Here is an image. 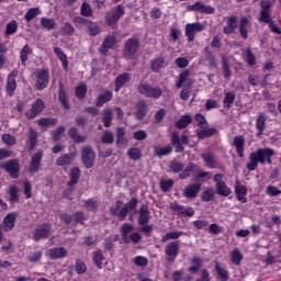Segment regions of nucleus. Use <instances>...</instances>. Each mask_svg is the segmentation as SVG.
<instances>
[{
  "label": "nucleus",
  "instance_id": "1",
  "mask_svg": "<svg viewBox=\"0 0 281 281\" xmlns=\"http://www.w3.org/2000/svg\"><path fill=\"white\" fill-rule=\"evenodd\" d=\"M273 155H276V150H273L272 148H257L255 151H251L249 154V162H247L246 165L247 170L249 172H254V170L258 168V164H261V166H265V164H268V166H272Z\"/></svg>",
  "mask_w": 281,
  "mask_h": 281
},
{
  "label": "nucleus",
  "instance_id": "2",
  "mask_svg": "<svg viewBox=\"0 0 281 281\" xmlns=\"http://www.w3.org/2000/svg\"><path fill=\"white\" fill-rule=\"evenodd\" d=\"M123 203L124 202L122 200H117L115 202V207L110 209L111 216H115V218H119V221H125L126 216H128V212L137 210V203H139V201L137 198H133L124 205L123 209L120 210V206H122Z\"/></svg>",
  "mask_w": 281,
  "mask_h": 281
},
{
  "label": "nucleus",
  "instance_id": "3",
  "mask_svg": "<svg viewBox=\"0 0 281 281\" xmlns=\"http://www.w3.org/2000/svg\"><path fill=\"white\" fill-rule=\"evenodd\" d=\"M126 14V11L124 10V5L119 4L114 7L112 10L105 13L104 21L108 25V27H111L112 30H115L117 26V23H120V19Z\"/></svg>",
  "mask_w": 281,
  "mask_h": 281
},
{
  "label": "nucleus",
  "instance_id": "4",
  "mask_svg": "<svg viewBox=\"0 0 281 281\" xmlns=\"http://www.w3.org/2000/svg\"><path fill=\"white\" fill-rule=\"evenodd\" d=\"M137 92L151 100H159L164 95V90L160 87H153L150 83H139Z\"/></svg>",
  "mask_w": 281,
  "mask_h": 281
},
{
  "label": "nucleus",
  "instance_id": "5",
  "mask_svg": "<svg viewBox=\"0 0 281 281\" xmlns=\"http://www.w3.org/2000/svg\"><path fill=\"white\" fill-rule=\"evenodd\" d=\"M36 91H45L49 87V69L42 68L34 71Z\"/></svg>",
  "mask_w": 281,
  "mask_h": 281
},
{
  "label": "nucleus",
  "instance_id": "6",
  "mask_svg": "<svg viewBox=\"0 0 281 281\" xmlns=\"http://www.w3.org/2000/svg\"><path fill=\"white\" fill-rule=\"evenodd\" d=\"M81 161L87 170H91L95 166V151L93 147L88 145L81 148Z\"/></svg>",
  "mask_w": 281,
  "mask_h": 281
},
{
  "label": "nucleus",
  "instance_id": "7",
  "mask_svg": "<svg viewBox=\"0 0 281 281\" xmlns=\"http://www.w3.org/2000/svg\"><path fill=\"white\" fill-rule=\"evenodd\" d=\"M223 179H225V175L223 173H215L213 176L216 194H220V196H229V194H232V189L228 188L227 183L223 181Z\"/></svg>",
  "mask_w": 281,
  "mask_h": 281
},
{
  "label": "nucleus",
  "instance_id": "8",
  "mask_svg": "<svg viewBox=\"0 0 281 281\" xmlns=\"http://www.w3.org/2000/svg\"><path fill=\"white\" fill-rule=\"evenodd\" d=\"M45 111V101L43 99L37 98L31 105V109L25 112L26 120H34L38 117L42 112Z\"/></svg>",
  "mask_w": 281,
  "mask_h": 281
},
{
  "label": "nucleus",
  "instance_id": "9",
  "mask_svg": "<svg viewBox=\"0 0 281 281\" xmlns=\"http://www.w3.org/2000/svg\"><path fill=\"white\" fill-rule=\"evenodd\" d=\"M140 43L139 40L137 38H128L125 44H124V48H123V55L125 58H133L135 56V54H137V50L140 47Z\"/></svg>",
  "mask_w": 281,
  "mask_h": 281
},
{
  "label": "nucleus",
  "instance_id": "10",
  "mask_svg": "<svg viewBox=\"0 0 281 281\" xmlns=\"http://www.w3.org/2000/svg\"><path fill=\"white\" fill-rule=\"evenodd\" d=\"M2 170H5L11 179H19V172H21V164L16 159H10L0 166Z\"/></svg>",
  "mask_w": 281,
  "mask_h": 281
},
{
  "label": "nucleus",
  "instance_id": "11",
  "mask_svg": "<svg viewBox=\"0 0 281 281\" xmlns=\"http://www.w3.org/2000/svg\"><path fill=\"white\" fill-rule=\"evenodd\" d=\"M49 236H52V225H49V223H42L34 231L33 240L38 243L47 239Z\"/></svg>",
  "mask_w": 281,
  "mask_h": 281
},
{
  "label": "nucleus",
  "instance_id": "12",
  "mask_svg": "<svg viewBox=\"0 0 281 281\" xmlns=\"http://www.w3.org/2000/svg\"><path fill=\"white\" fill-rule=\"evenodd\" d=\"M179 240H173L167 244L165 247L166 261L175 262V260H177V257L179 256Z\"/></svg>",
  "mask_w": 281,
  "mask_h": 281
},
{
  "label": "nucleus",
  "instance_id": "13",
  "mask_svg": "<svg viewBox=\"0 0 281 281\" xmlns=\"http://www.w3.org/2000/svg\"><path fill=\"white\" fill-rule=\"evenodd\" d=\"M203 30H205V25L199 22L188 23L186 25V31H184L188 42L194 43V36L196 35V32H203Z\"/></svg>",
  "mask_w": 281,
  "mask_h": 281
},
{
  "label": "nucleus",
  "instance_id": "14",
  "mask_svg": "<svg viewBox=\"0 0 281 281\" xmlns=\"http://www.w3.org/2000/svg\"><path fill=\"white\" fill-rule=\"evenodd\" d=\"M188 12H200L201 14H214L215 9L212 5L203 4L196 1L193 4L187 7Z\"/></svg>",
  "mask_w": 281,
  "mask_h": 281
},
{
  "label": "nucleus",
  "instance_id": "15",
  "mask_svg": "<svg viewBox=\"0 0 281 281\" xmlns=\"http://www.w3.org/2000/svg\"><path fill=\"white\" fill-rule=\"evenodd\" d=\"M260 11H259V23L266 21L267 19H271V8L273 3L271 0H261L260 3Z\"/></svg>",
  "mask_w": 281,
  "mask_h": 281
},
{
  "label": "nucleus",
  "instance_id": "16",
  "mask_svg": "<svg viewBox=\"0 0 281 281\" xmlns=\"http://www.w3.org/2000/svg\"><path fill=\"white\" fill-rule=\"evenodd\" d=\"M16 218H19L18 212L8 213L2 221L3 232H5L7 234L9 232H12V229H14V226L16 225Z\"/></svg>",
  "mask_w": 281,
  "mask_h": 281
},
{
  "label": "nucleus",
  "instance_id": "17",
  "mask_svg": "<svg viewBox=\"0 0 281 281\" xmlns=\"http://www.w3.org/2000/svg\"><path fill=\"white\" fill-rule=\"evenodd\" d=\"M19 76V70H12L7 78V95L12 98L14 95V92L16 91V77Z\"/></svg>",
  "mask_w": 281,
  "mask_h": 281
},
{
  "label": "nucleus",
  "instance_id": "18",
  "mask_svg": "<svg viewBox=\"0 0 281 281\" xmlns=\"http://www.w3.org/2000/svg\"><path fill=\"white\" fill-rule=\"evenodd\" d=\"M42 161H43V151L38 150L31 157V161L29 165V172H31V175H36V172L41 170Z\"/></svg>",
  "mask_w": 281,
  "mask_h": 281
},
{
  "label": "nucleus",
  "instance_id": "19",
  "mask_svg": "<svg viewBox=\"0 0 281 281\" xmlns=\"http://www.w3.org/2000/svg\"><path fill=\"white\" fill-rule=\"evenodd\" d=\"M170 210L177 212L178 216H188L189 218L194 216V209L192 206L186 209V206L178 204L177 202L170 204Z\"/></svg>",
  "mask_w": 281,
  "mask_h": 281
},
{
  "label": "nucleus",
  "instance_id": "20",
  "mask_svg": "<svg viewBox=\"0 0 281 281\" xmlns=\"http://www.w3.org/2000/svg\"><path fill=\"white\" fill-rule=\"evenodd\" d=\"M201 186H203L201 182L188 184L182 192L183 196L186 199H196L199 192H201Z\"/></svg>",
  "mask_w": 281,
  "mask_h": 281
},
{
  "label": "nucleus",
  "instance_id": "21",
  "mask_svg": "<svg viewBox=\"0 0 281 281\" xmlns=\"http://www.w3.org/2000/svg\"><path fill=\"white\" fill-rule=\"evenodd\" d=\"M135 117L138 121H142L146 117V115H148V103L146 102V100H139L136 104H135Z\"/></svg>",
  "mask_w": 281,
  "mask_h": 281
},
{
  "label": "nucleus",
  "instance_id": "22",
  "mask_svg": "<svg viewBox=\"0 0 281 281\" xmlns=\"http://www.w3.org/2000/svg\"><path fill=\"white\" fill-rule=\"evenodd\" d=\"M115 43H117V38L115 36L113 35L105 36L99 49L100 54H102V56H106V54L109 53V49H113V47L115 46Z\"/></svg>",
  "mask_w": 281,
  "mask_h": 281
},
{
  "label": "nucleus",
  "instance_id": "23",
  "mask_svg": "<svg viewBox=\"0 0 281 281\" xmlns=\"http://www.w3.org/2000/svg\"><path fill=\"white\" fill-rule=\"evenodd\" d=\"M166 67H168V63L164 56H158L150 60V69L154 74H159V71L166 69Z\"/></svg>",
  "mask_w": 281,
  "mask_h": 281
},
{
  "label": "nucleus",
  "instance_id": "24",
  "mask_svg": "<svg viewBox=\"0 0 281 281\" xmlns=\"http://www.w3.org/2000/svg\"><path fill=\"white\" fill-rule=\"evenodd\" d=\"M150 223V210H148V205L143 204L138 210V225H148Z\"/></svg>",
  "mask_w": 281,
  "mask_h": 281
},
{
  "label": "nucleus",
  "instance_id": "25",
  "mask_svg": "<svg viewBox=\"0 0 281 281\" xmlns=\"http://www.w3.org/2000/svg\"><path fill=\"white\" fill-rule=\"evenodd\" d=\"M255 127L257 130V137L265 135V131H267V115L265 113L257 115Z\"/></svg>",
  "mask_w": 281,
  "mask_h": 281
},
{
  "label": "nucleus",
  "instance_id": "26",
  "mask_svg": "<svg viewBox=\"0 0 281 281\" xmlns=\"http://www.w3.org/2000/svg\"><path fill=\"white\" fill-rule=\"evenodd\" d=\"M233 146L236 148L237 157L243 159L245 157V137L243 135L235 136Z\"/></svg>",
  "mask_w": 281,
  "mask_h": 281
},
{
  "label": "nucleus",
  "instance_id": "27",
  "mask_svg": "<svg viewBox=\"0 0 281 281\" xmlns=\"http://www.w3.org/2000/svg\"><path fill=\"white\" fill-rule=\"evenodd\" d=\"M113 100V92L110 90H105L102 93H100L95 99V106H104L106 102H111Z\"/></svg>",
  "mask_w": 281,
  "mask_h": 281
},
{
  "label": "nucleus",
  "instance_id": "28",
  "mask_svg": "<svg viewBox=\"0 0 281 281\" xmlns=\"http://www.w3.org/2000/svg\"><path fill=\"white\" fill-rule=\"evenodd\" d=\"M131 80V74L123 72L119 75L114 80V91L117 93L126 82H130Z\"/></svg>",
  "mask_w": 281,
  "mask_h": 281
},
{
  "label": "nucleus",
  "instance_id": "29",
  "mask_svg": "<svg viewBox=\"0 0 281 281\" xmlns=\"http://www.w3.org/2000/svg\"><path fill=\"white\" fill-rule=\"evenodd\" d=\"M201 159H203L206 167L210 168V170H214L217 166L216 162V156L212 151H206L200 155Z\"/></svg>",
  "mask_w": 281,
  "mask_h": 281
},
{
  "label": "nucleus",
  "instance_id": "30",
  "mask_svg": "<svg viewBox=\"0 0 281 281\" xmlns=\"http://www.w3.org/2000/svg\"><path fill=\"white\" fill-rule=\"evenodd\" d=\"M80 175H82V172L80 171L79 167L71 168L69 172L70 180L67 182V187L75 188L78 186V182L80 181Z\"/></svg>",
  "mask_w": 281,
  "mask_h": 281
},
{
  "label": "nucleus",
  "instance_id": "31",
  "mask_svg": "<svg viewBox=\"0 0 281 281\" xmlns=\"http://www.w3.org/2000/svg\"><path fill=\"white\" fill-rule=\"evenodd\" d=\"M58 101L60 102L61 106L66 109V111H69V109H71V105H69V101H67V91L65 90V85L63 82H59L58 86Z\"/></svg>",
  "mask_w": 281,
  "mask_h": 281
},
{
  "label": "nucleus",
  "instance_id": "32",
  "mask_svg": "<svg viewBox=\"0 0 281 281\" xmlns=\"http://www.w3.org/2000/svg\"><path fill=\"white\" fill-rule=\"evenodd\" d=\"M53 52L57 56L58 60H60L64 71H68L69 59H67V54H65V52L60 47H54Z\"/></svg>",
  "mask_w": 281,
  "mask_h": 281
},
{
  "label": "nucleus",
  "instance_id": "33",
  "mask_svg": "<svg viewBox=\"0 0 281 281\" xmlns=\"http://www.w3.org/2000/svg\"><path fill=\"white\" fill-rule=\"evenodd\" d=\"M48 258H50V260L67 258V249H65V247L50 248L48 249Z\"/></svg>",
  "mask_w": 281,
  "mask_h": 281
},
{
  "label": "nucleus",
  "instance_id": "34",
  "mask_svg": "<svg viewBox=\"0 0 281 281\" xmlns=\"http://www.w3.org/2000/svg\"><path fill=\"white\" fill-rule=\"evenodd\" d=\"M235 194L237 196V201L240 203H247V187L240 184L238 181L235 186Z\"/></svg>",
  "mask_w": 281,
  "mask_h": 281
},
{
  "label": "nucleus",
  "instance_id": "35",
  "mask_svg": "<svg viewBox=\"0 0 281 281\" xmlns=\"http://www.w3.org/2000/svg\"><path fill=\"white\" fill-rule=\"evenodd\" d=\"M196 170H199V165L194 162H189L188 166L182 171H180L179 179H189V177H192V172Z\"/></svg>",
  "mask_w": 281,
  "mask_h": 281
},
{
  "label": "nucleus",
  "instance_id": "36",
  "mask_svg": "<svg viewBox=\"0 0 281 281\" xmlns=\"http://www.w3.org/2000/svg\"><path fill=\"white\" fill-rule=\"evenodd\" d=\"M74 159H76V153L64 154L63 156H59L56 159V165L57 166H71V164L74 162Z\"/></svg>",
  "mask_w": 281,
  "mask_h": 281
},
{
  "label": "nucleus",
  "instance_id": "37",
  "mask_svg": "<svg viewBox=\"0 0 281 281\" xmlns=\"http://www.w3.org/2000/svg\"><path fill=\"white\" fill-rule=\"evenodd\" d=\"M216 133H218V130H216L215 127H211V128L203 127L202 130L196 131V137L199 139H207L210 137H214Z\"/></svg>",
  "mask_w": 281,
  "mask_h": 281
},
{
  "label": "nucleus",
  "instance_id": "38",
  "mask_svg": "<svg viewBox=\"0 0 281 281\" xmlns=\"http://www.w3.org/2000/svg\"><path fill=\"white\" fill-rule=\"evenodd\" d=\"M102 122L105 128H111V124L113 122V110H111V108H106L103 110Z\"/></svg>",
  "mask_w": 281,
  "mask_h": 281
},
{
  "label": "nucleus",
  "instance_id": "39",
  "mask_svg": "<svg viewBox=\"0 0 281 281\" xmlns=\"http://www.w3.org/2000/svg\"><path fill=\"white\" fill-rule=\"evenodd\" d=\"M249 27V19L247 18H241L239 22V34L244 41H247L249 38V34L247 29Z\"/></svg>",
  "mask_w": 281,
  "mask_h": 281
},
{
  "label": "nucleus",
  "instance_id": "40",
  "mask_svg": "<svg viewBox=\"0 0 281 281\" xmlns=\"http://www.w3.org/2000/svg\"><path fill=\"white\" fill-rule=\"evenodd\" d=\"M68 135H69L70 139H74V142L76 144H82V143L87 142V136L79 135L78 128H76V127H70L68 131Z\"/></svg>",
  "mask_w": 281,
  "mask_h": 281
},
{
  "label": "nucleus",
  "instance_id": "41",
  "mask_svg": "<svg viewBox=\"0 0 281 281\" xmlns=\"http://www.w3.org/2000/svg\"><path fill=\"white\" fill-rule=\"evenodd\" d=\"M172 145H167L165 147L156 146L154 147V153L157 157H167V155H172Z\"/></svg>",
  "mask_w": 281,
  "mask_h": 281
},
{
  "label": "nucleus",
  "instance_id": "42",
  "mask_svg": "<svg viewBox=\"0 0 281 281\" xmlns=\"http://www.w3.org/2000/svg\"><path fill=\"white\" fill-rule=\"evenodd\" d=\"M133 229H135V227L133 226V224H130V223H125L121 226V236L124 243H126V245L131 243V238H128V234L133 232Z\"/></svg>",
  "mask_w": 281,
  "mask_h": 281
},
{
  "label": "nucleus",
  "instance_id": "43",
  "mask_svg": "<svg viewBox=\"0 0 281 281\" xmlns=\"http://www.w3.org/2000/svg\"><path fill=\"white\" fill-rule=\"evenodd\" d=\"M171 144L175 147L176 153H183V150H186L177 132H173L171 135Z\"/></svg>",
  "mask_w": 281,
  "mask_h": 281
},
{
  "label": "nucleus",
  "instance_id": "44",
  "mask_svg": "<svg viewBox=\"0 0 281 281\" xmlns=\"http://www.w3.org/2000/svg\"><path fill=\"white\" fill-rule=\"evenodd\" d=\"M86 27L88 30L89 36H98V34L102 33V29L100 27V25H98V23L91 20L88 21V24H86Z\"/></svg>",
  "mask_w": 281,
  "mask_h": 281
},
{
  "label": "nucleus",
  "instance_id": "45",
  "mask_svg": "<svg viewBox=\"0 0 281 281\" xmlns=\"http://www.w3.org/2000/svg\"><path fill=\"white\" fill-rule=\"evenodd\" d=\"M191 122L192 116L189 114H184L176 122V128H179V131H182V128H188Z\"/></svg>",
  "mask_w": 281,
  "mask_h": 281
},
{
  "label": "nucleus",
  "instance_id": "46",
  "mask_svg": "<svg viewBox=\"0 0 281 281\" xmlns=\"http://www.w3.org/2000/svg\"><path fill=\"white\" fill-rule=\"evenodd\" d=\"M214 269H215L221 281L229 280V271H227V269L221 267V263H218V261L215 262Z\"/></svg>",
  "mask_w": 281,
  "mask_h": 281
},
{
  "label": "nucleus",
  "instance_id": "47",
  "mask_svg": "<svg viewBox=\"0 0 281 281\" xmlns=\"http://www.w3.org/2000/svg\"><path fill=\"white\" fill-rule=\"evenodd\" d=\"M32 54H33V50L30 47V45H27V44L24 45L20 52V60H21V64L23 65V67H25L27 59L30 56H32Z\"/></svg>",
  "mask_w": 281,
  "mask_h": 281
},
{
  "label": "nucleus",
  "instance_id": "48",
  "mask_svg": "<svg viewBox=\"0 0 281 281\" xmlns=\"http://www.w3.org/2000/svg\"><path fill=\"white\" fill-rule=\"evenodd\" d=\"M191 267H189V273H199L201 271V267H203V260L199 257H193L191 260Z\"/></svg>",
  "mask_w": 281,
  "mask_h": 281
},
{
  "label": "nucleus",
  "instance_id": "49",
  "mask_svg": "<svg viewBox=\"0 0 281 281\" xmlns=\"http://www.w3.org/2000/svg\"><path fill=\"white\" fill-rule=\"evenodd\" d=\"M87 83L81 82L75 89V95L78 100H85L87 98Z\"/></svg>",
  "mask_w": 281,
  "mask_h": 281
},
{
  "label": "nucleus",
  "instance_id": "50",
  "mask_svg": "<svg viewBox=\"0 0 281 281\" xmlns=\"http://www.w3.org/2000/svg\"><path fill=\"white\" fill-rule=\"evenodd\" d=\"M183 168H186V165L179 160H172L169 164V172H173V175H179V172H183Z\"/></svg>",
  "mask_w": 281,
  "mask_h": 281
},
{
  "label": "nucleus",
  "instance_id": "51",
  "mask_svg": "<svg viewBox=\"0 0 281 281\" xmlns=\"http://www.w3.org/2000/svg\"><path fill=\"white\" fill-rule=\"evenodd\" d=\"M41 25L44 30L52 32V30H56V21L50 18H41Z\"/></svg>",
  "mask_w": 281,
  "mask_h": 281
},
{
  "label": "nucleus",
  "instance_id": "52",
  "mask_svg": "<svg viewBox=\"0 0 281 281\" xmlns=\"http://www.w3.org/2000/svg\"><path fill=\"white\" fill-rule=\"evenodd\" d=\"M181 236H183V232H169L161 237V243H168V240H178V238H181Z\"/></svg>",
  "mask_w": 281,
  "mask_h": 281
},
{
  "label": "nucleus",
  "instance_id": "53",
  "mask_svg": "<svg viewBox=\"0 0 281 281\" xmlns=\"http://www.w3.org/2000/svg\"><path fill=\"white\" fill-rule=\"evenodd\" d=\"M214 199L215 193L212 188H206L201 194V201H203V203H210L211 201H214Z\"/></svg>",
  "mask_w": 281,
  "mask_h": 281
},
{
  "label": "nucleus",
  "instance_id": "54",
  "mask_svg": "<svg viewBox=\"0 0 281 281\" xmlns=\"http://www.w3.org/2000/svg\"><path fill=\"white\" fill-rule=\"evenodd\" d=\"M58 124V120L54 117H42L37 120V126L45 128L46 126H56Z\"/></svg>",
  "mask_w": 281,
  "mask_h": 281
},
{
  "label": "nucleus",
  "instance_id": "55",
  "mask_svg": "<svg viewBox=\"0 0 281 281\" xmlns=\"http://www.w3.org/2000/svg\"><path fill=\"white\" fill-rule=\"evenodd\" d=\"M38 142V133L34 130L29 132V150H34L36 148V143Z\"/></svg>",
  "mask_w": 281,
  "mask_h": 281
},
{
  "label": "nucleus",
  "instance_id": "56",
  "mask_svg": "<svg viewBox=\"0 0 281 281\" xmlns=\"http://www.w3.org/2000/svg\"><path fill=\"white\" fill-rule=\"evenodd\" d=\"M127 157L133 159V161H139L142 159V149L137 147H132L127 150Z\"/></svg>",
  "mask_w": 281,
  "mask_h": 281
},
{
  "label": "nucleus",
  "instance_id": "57",
  "mask_svg": "<svg viewBox=\"0 0 281 281\" xmlns=\"http://www.w3.org/2000/svg\"><path fill=\"white\" fill-rule=\"evenodd\" d=\"M236 100V94L234 92H226L223 101V105L225 109H232V105L234 104Z\"/></svg>",
  "mask_w": 281,
  "mask_h": 281
},
{
  "label": "nucleus",
  "instance_id": "58",
  "mask_svg": "<svg viewBox=\"0 0 281 281\" xmlns=\"http://www.w3.org/2000/svg\"><path fill=\"white\" fill-rule=\"evenodd\" d=\"M231 260L233 265H236L237 267L243 262V254H240V249L234 248L231 254Z\"/></svg>",
  "mask_w": 281,
  "mask_h": 281
},
{
  "label": "nucleus",
  "instance_id": "59",
  "mask_svg": "<svg viewBox=\"0 0 281 281\" xmlns=\"http://www.w3.org/2000/svg\"><path fill=\"white\" fill-rule=\"evenodd\" d=\"M41 14V9L38 8H31L27 10V12L24 15V20L26 23H30V21H33V19H36Z\"/></svg>",
  "mask_w": 281,
  "mask_h": 281
},
{
  "label": "nucleus",
  "instance_id": "60",
  "mask_svg": "<svg viewBox=\"0 0 281 281\" xmlns=\"http://www.w3.org/2000/svg\"><path fill=\"white\" fill-rule=\"evenodd\" d=\"M261 23H266V25H268L272 34H281V30L280 27H278V25H276L273 18H268L267 20L261 21Z\"/></svg>",
  "mask_w": 281,
  "mask_h": 281
},
{
  "label": "nucleus",
  "instance_id": "61",
  "mask_svg": "<svg viewBox=\"0 0 281 281\" xmlns=\"http://www.w3.org/2000/svg\"><path fill=\"white\" fill-rule=\"evenodd\" d=\"M75 271L77 276H85L87 273V265L81 259H77L75 263Z\"/></svg>",
  "mask_w": 281,
  "mask_h": 281
},
{
  "label": "nucleus",
  "instance_id": "62",
  "mask_svg": "<svg viewBox=\"0 0 281 281\" xmlns=\"http://www.w3.org/2000/svg\"><path fill=\"white\" fill-rule=\"evenodd\" d=\"M80 14L81 16L91 18L93 16V9H91V4L88 2H82L80 7Z\"/></svg>",
  "mask_w": 281,
  "mask_h": 281
},
{
  "label": "nucleus",
  "instance_id": "63",
  "mask_svg": "<svg viewBox=\"0 0 281 281\" xmlns=\"http://www.w3.org/2000/svg\"><path fill=\"white\" fill-rule=\"evenodd\" d=\"M16 30H19V23H16V20H11L7 24V29H5L7 36H12V34H16Z\"/></svg>",
  "mask_w": 281,
  "mask_h": 281
},
{
  "label": "nucleus",
  "instance_id": "64",
  "mask_svg": "<svg viewBox=\"0 0 281 281\" xmlns=\"http://www.w3.org/2000/svg\"><path fill=\"white\" fill-rule=\"evenodd\" d=\"M83 205L89 212H98V202L93 198L83 201Z\"/></svg>",
  "mask_w": 281,
  "mask_h": 281
}]
</instances>
